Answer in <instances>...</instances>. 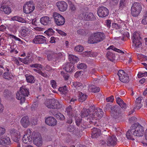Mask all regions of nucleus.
Wrapping results in <instances>:
<instances>
[{
  "label": "nucleus",
  "instance_id": "13",
  "mask_svg": "<svg viewBox=\"0 0 147 147\" xmlns=\"http://www.w3.org/2000/svg\"><path fill=\"white\" fill-rule=\"evenodd\" d=\"M31 131L30 129H28L22 138L23 142L26 144H29L32 141L31 136Z\"/></svg>",
  "mask_w": 147,
  "mask_h": 147
},
{
  "label": "nucleus",
  "instance_id": "14",
  "mask_svg": "<svg viewBox=\"0 0 147 147\" xmlns=\"http://www.w3.org/2000/svg\"><path fill=\"white\" fill-rule=\"evenodd\" d=\"M105 138H107L106 140L107 145L109 146H113L115 145L116 142V138L114 135L112 136H105Z\"/></svg>",
  "mask_w": 147,
  "mask_h": 147
},
{
  "label": "nucleus",
  "instance_id": "40",
  "mask_svg": "<svg viewBox=\"0 0 147 147\" xmlns=\"http://www.w3.org/2000/svg\"><path fill=\"white\" fill-rule=\"evenodd\" d=\"M72 86L77 89H79L82 87V84L81 83L78 82H72Z\"/></svg>",
  "mask_w": 147,
  "mask_h": 147
},
{
  "label": "nucleus",
  "instance_id": "52",
  "mask_svg": "<svg viewBox=\"0 0 147 147\" xmlns=\"http://www.w3.org/2000/svg\"><path fill=\"white\" fill-rule=\"evenodd\" d=\"M109 49H112L113 50L117 52L118 53H123L122 52V51H121V50H120L119 49H117V48H115V47H114L113 46H110L109 47Z\"/></svg>",
  "mask_w": 147,
  "mask_h": 147
},
{
  "label": "nucleus",
  "instance_id": "17",
  "mask_svg": "<svg viewBox=\"0 0 147 147\" xmlns=\"http://www.w3.org/2000/svg\"><path fill=\"white\" fill-rule=\"evenodd\" d=\"M111 115L114 118L117 119L121 116V112L118 107L114 106L111 108Z\"/></svg>",
  "mask_w": 147,
  "mask_h": 147
},
{
  "label": "nucleus",
  "instance_id": "54",
  "mask_svg": "<svg viewBox=\"0 0 147 147\" xmlns=\"http://www.w3.org/2000/svg\"><path fill=\"white\" fill-rule=\"evenodd\" d=\"M61 74L62 76H63L65 80H67L68 79L69 76L67 74L65 73L63 71H61Z\"/></svg>",
  "mask_w": 147,
  "mask_h": 147
},
{
  "label": "nucleus",
  "instance_id": "55",
  "mask_svg": "<svg viewBox=\"0 0 147 147\" xmlns=\"http://www.w3.org/2000/svg\"><path fill=\"white\" fill-rule=\"evenodd\" d=\"M76 123L77 125L79 126L81 122L82 121V119L81 118H79L76 117H75Z\"/></svg>",
  "mask_w": 147,
  "mask_h": 147
},
{
  "label": "nucleus",
  "instance_id": "59",
  "mask_svg": "<svg viewBox=\"0 0 147 147\" xmlns=\"http://www.w3.org/2000/svg\"><path fill=\"white\" fill-rule=\"evenodd\" d=\"M63 56V53H59L58 54L55 53V58L57 59L62 58Z\"/></svg>",
  "mask_w": 147,
  "mask_h": 147
},
{
  "label": "nucleus",
  "instance_id": "16",
  "mask_svg": "<svg viewBox=\"0 0 147 147\" xmlns=\"http://www.w3.org/2000/svg\"><path fill=\"white\" fill-rule=\"evenodd\" d=\"M59 10L63 12L66 11L68 5L67 3L63 1H59L56 3Z\"/></svg>",
  "mask_w": 147,
  "mask_h": 147
},
{
  "label": "nucleus",
  "instance_id": "41",
  "mask_svg": "<svg viewBox=\"0 0 147 147\" xmlns=\"http://www.w3.org/2000/svg\"><path fill=\"white\" fill-rule=\"evenodd\" d=\"M8 37L12 39V40L14 39L16 40H18L19 42H20L21 43V44H23V41L20 38L16 37V36H14V35L11 34H9L8 35Z\"/></svg>",
  "mask_w": 147,
  "mask_h": 147
},
{
  "label": "nucleus",
  "instance_id": "24",
  "mask_svg": "<svg viewBox=\"0 0 147 147\" xmlns=\"http://www.w3.org/2000/svg\"><path fill=\"white\" fill-rule=\"evenodd\" d=\"M21 30L20 34L22 37H23L28 36V34L30 33L31 30L30 29L25 26L22 27Z\"/></svg>",
  "mask_w": 147,
  "mask_h": 147
},
{
  "label": "nucleus",
  "instance_id": "5",
  "mask_svg": "<svg viewBox=\"0 0 147 147\" xmlns=\"http://www.w3.org/2000/svg\"><path fill=\"white\" fill-rule=\"evenodd\" d=\"M45 104L48 108L51 109H58L61 108L62 107V105L58 100L54 98L47 100L45 102Z\"/></svg>",
  "mask_w": 147,
  "mask_h": 147
},
{
  "label": "nucleus",
  "instance_id": "58",
  "mask_svg": "<svg viewBox=\"0 0 147 147\" xmlns=\"http://www.w3.org/2000/svg\"><path fill=\"white\" fill-rule=\"evenodd\" d=\"M107 56L108 59H109V60L111 61L112 59L111 58H113V53L111 52H108L107 54Z\"/></svg>",
  "mask_w": 147,
  "mask_h": 147
},
{
  "label": "nucleus",
  "instance_id": "28",
  "mask_svg": "<svg viewBox=\"0 0 147 147\" xmlns=\"http://www.w3.org/2000/svg\"><path fill=\"white\" fill-rule=\"evenodd\" d=\"M34 143L38 146H40L42 145V140L40 137L33 138Z\"/></svg>",
  "mask_w": 147,
  "mask_h": 147
},
{
  "label": "nucleus",
  "instance_id": "49",
  "mask_svg": "<svg viewBox=\"0 0 147 147\" xmlns=\"http://www.w3.org/2000/svg\"><path fill=\"white\" fill-rule=\"evenodd\" d=\"M87 67L86 65L84 63H81L78 64L77 67L79 69H85Z\"/></svg>",
  "mask_w": 147,
  "mask_h": 147
},
{
  "label": "nucleus",
  "instance_id": "60",
  "mask_svg": "<svg viewBox=\"0 0 147 147\" xmlns=\"http://www.w3.org/2000/svg\"><path fill=\"white\" fill-rule=\"evenodd\" d=\"M51 86L53 88H55L57 87L56 83L55 81L53 80H52L51 81Z\"/></svg>",
  "mask_w": 147,
  "mask_h": 147
},
{
  "label": "nucleus",
  "instance_id": "11",
  "mask_svg": "<svg viewBox=\"0 0 147 147\" xmlns=\"http://www.w3.org/2000/svg\"><path fill=\"white\" fill-rule=\"evenodd\" d=\"M119 80L124 83H128L129 81V77L127 74L122 70H119L117 74Z\"/></svg>",
  "mask_w": 147,
  "mask_h": 147
},
{
  "label": "nucleus",
  "instance_id": "3",
  "mask_svg": "<svg viewBox=\"0 0 147 147\" xmlns=\"http://www.w3.org/2000/svg\"><path fill=\"white\" fill-rule=\"evenodd\" d=\"M105 38L102 32H96L91 34L88 39V42L90 44L97 43L103 40Z\"/></svg>",
  "mask_w": 147,
  "mask_h": 147
},
{
  "label": "nucleus",
  "instance_id": "44",
  "mask_svg": "<svg viewBox=\"0 0 147 147\" xmlns=\"http://www.w3.org/2000/svg\"><path fill=\"white\" fill-rule=\"evenodd\" d=\"M58 90L61 92V94H65L67 92L66 86H65L63 87H59L58 89Z\"/></svg>",
  "mask_w": 147,
  "mask_h": 147
},
{
  "label": "nucleus",
  "instance_id": "56",
  "mask_svg": "<svg viewBox=\"0 0 147 147\" xmlns=\"http://www.w3.org/2000/svg\"><path fill=\"white\" fill-rule=\"evenodd\" d=\"M5 129L4 127H0V136L3 135L5 132Z\"/></svg>",
  "mask_w": 147,
  "mask_h": 147
},
{
  "label": "nucleus",
  "instance_id": "48",
  "mask_svg": "<svg viewBox=\"0 0 147 147\" xmlns=\"http://www.w3.org/2000/svg\"><path fill=\"white\" fill-rule=\"evenodd\" d=\"M92 51H87L82 53V55L84 57H92Z\"/></svg>",
  "mask_w": 147,
  "mask_h": 147
},
{
  "label": "nucleus",
  "instance_id": "27",
  "mask_svg": "<svg viewBox=\"0 0 147 147\" xmlns=\"http://www.w3.org/2000/svg\"><path fill=\"white\" fill-rule=\"evenodd\" d=\"M7 71L4 72L3 75V77L5 79L10 80L13 79L14 77L12 74L9 72V70L7 69Z\"/></svg>",
  "mask_w": 147,
  "mask_h": 147
},
{
  "label": "nucleus",
  "instance_id": "57",
  "mask_svg": "<svg viewBox=\"0 0 147 147\" xmlns=\"http://www.w3.org/2000/svg\"><path fill=\"white\" fill-rule=\"evenodd\" d=\"M5 44V39L0 36V46L3 47V45Z\"/></svg>",
  "mask_w": 147,
  "mask_h": 147
},
{
  "label": "nucleus",
  "instance_id": "23",
  "mask_svg": "<svg viewBox=\"0 0 147 147\" xmlns=\"http://www.w3.org/2000/svg\"><path fill=\"white\" fill-rule=\"evenodd\" d=\"M20 123L24 127H27L30 124V122L28 116H24L20 120Z\"/></svg>",
  "mask_w": 147,
  "mask_h": 147
},
{
  "label": "nucleus",
  "instance_id": "42",
  "mask_svg": "<svg viewBox=\"0 0 147 147\" xmlns=\"http://www.w3.org/2000/svg\"><path fill=\"white\" fill-rule=\"evenodd\" d=\"M126 0H121L119 4V8L122 9L126 7Z\"/></svg>",
  "mask_w": 147,
  "mask_h": 147
},
{
  "label": "nucleus",
  "instance_id": "8",
  "mask_svg": "<svg viewBox=\"0 0 147 147\" xmlns=\"http://www.w3.org/2000/svg\"><path fill=\"white\" fill-rule=\"evenodd\" d=\"M132 42L136 47L139 48L141 46L142 43L140 41V37L139 33L135 32L132 37Z\"/></svg>",
  "mask_w": 147,
  "mask_h": 147
},
{
  "label": "nucleus",
  "instance_id": "53",
  "mask_svg": "<svg viewBox=\"0 0 147 147\" xmlns=\"http://www.w3.org/2000/svg\"><path fill=\"white\" fill-rule=\"evenodd\" d=\"M26 57L24 59H22L21 58H19V59L24 64H27L29 63V61L28 60V57Z\"/></svg>",
  "mask_w": 147,
  "mask_h": 147
},
{
  "label": "nucleus",
  "instance_id": "1",
  "mask_svg": "<svg viewBox=\"0 0 147 147\" xmlns=\"http://www.w3.org/2000/svg\"><path fill=\"white\" fill-rule=\"evenodd\" d=\"M103 113L102 109L94 107L91 111L88 109L84 108L81 112V116L82 118H84L89 115L88 119L90 123L95 125L97 122L96 120L102 116Z\"/></svg>",
  "mask_w": 147,
  "mask_h": 147
},
{
  "label": "nucleus",
  "instance_id": "64",
  "mask_svg": "<svg viewBox=\"0 0 147 147\" xmlns=\"http://www.w3.org/2000/svg\"><path fill=\"white\" fill-rule=\"evenodd\" d=\"M6 28V27L5 26L2 25L0 26V31H3Z\"/></svg>",
  "mask_w": 147,
  "mask_h": 147
},
{
  "label": "nucleus",
  "instance_id": "35",
  "mask_svg": "<svg viewBox=\"0 0 147 147\" xmlns=\"http://www.w3.org/2000/svg\"><path fill=\"white\" fill-rule=\"evenodd\" d=\"M26 80L28 82L33 83H34L35 80L33 76L32 75L29 74H26L25 75Z\"/></svg>",
  "mask_w": 147,
  "mask_h": 147
},
{
  "label": "nucleus",
  "instance_id": "31",
  "mask_svg": "<svg viewBox=\"0 0 147 147\" xmlns=\"http://www.w3.org/2000/svg\"><path fill=\"white\" fill-rule=\"evenodd\" d=\"M0 10L3 11L5 13L9 14L11 12L10 8L6 5H3L0 7Z\"/></svg>",
  "mask_w": 147,
  "mask_h": 147
},
{
  "label": "nucleus",
  "instance_id": "18",
  "mask_svg": "<svg viewBox=\"0 0 147 147\" xmlns=\"http://www.w3.org/2000/svg\"><path fill=\"white\" fill-rule=\"evenodd\" d=\"M10 134L13 140L15 142H18L20 138V134L18 131L13 129L10 131Z\"/></svg>",
  "mask_w": 147,
  "mask_h": 147
},
{
  "label": "nucleus",
  "instance_id": "12",
  "mask_svg": "<svg viewBox=\"0 0 147 147\" xmlns=\"http://www.w3.org/2000/svg\"><path fill=\"white\" fill-rule=\"evenodd\" d=\"M29 18H30V16H27V18L28 20H26L19 16H15L12 18V19L13 20L17 21L22 23H27L30 24L32 23V24H34V22L33 21L34 20L35 21V20L32 19H30Z\"/></svg>",
  "mask_w": 147,
  "mask_h": 147
},
{
  "label": "nucleus",
  "instance_id": "29",
  "mask_svg": "<svg viewBox=\"0 0 147 147\" xmlns=\"http://www.w3.org/2000/svg\"><path fill=\"white\" fill-rule=\"evenodd\" d=\"M69 11L73 13L76 12L77 8L74 3L70 1L69 2Z\"/></svg>",
  "mask_w": 147,
  "mask_h": 147
},
{
  "label": "nucleus",
  "instance_id": "62",
  "mask_svg": "<svg viewBox=\"0 0 147 147\" xmlns=\"http://www.w3.org/2000/svg\"><path fill=\"white\" fill-rule=\"evenodd\" d=\"M113 96H111L110 97L107 98L106 100L107 102H112L113 100Z\"/></svg>",
  "mask_w": 147,
  "mask_h": 147
},
{
  "label": "nucleus",
  "instance_id": "10",
  "mask_svg": "<svg viewBox=\"0 0 147 147\" xmlns=\"http://www.w3.org/2000/svg\"><path fill=\"white\" fill-rule=\"evenodd\" d=\"M35 7L32 4V2L30 1L27 2L23 7V10L26 13H29L32 12L34 9Z\"/></svg>",
  "mask_w": 147,
  "mask_h": 147
},
{
  "label": "nucleus",
  "instance_id": "19",
  "mask_svg": "<svg viewBox=\"0 0 147 147\" xmlns=\"http://www.w3.org/2000/svg\"><path fill=\"white\" fill-rule=\"evenodd\" d=\"M11 144L10 139L9 137L3 136L0 137V145L4 146L6 144L10 145Z\"/></svg>",
  "mask_w": 147,
  "mask_h": 147
},
{
  "label": "nucleus",
  "instance_id": "6",
  "mask_svg": "<svg viewBox=\"0 0 147 147\" xmlns=\"http://www.w3.org/2000/svg\"><path fill=\"white\" fill-rule=\"evenodd\" d=\"M142 9V7L138 3H135L133 4L131 8V13L134 17L138 16L140 13Z\"/></svg>",
  "mask_w": 147,
  "mask_h": 147
},
{
  "label": "nucleus",
  "instance_id": "2",
  "mask_svg": "<svg viewBox=\"0 0 147 147\" xmlns=\"http://www.w3.org/2000/svg\"><path fill=\"white\" fill-rule=\"evenodd\" d=\"M144 131V128L140 124L135 123L131 126L130 129L127 132L126 136L128 139L134 140V136H142Z\"/></svg>",
  "mask_w": 147,
  "mask_h": 147
},
{
  "label": "nucleus",
  "instance_id": "21",
  "mask_svg": "<svg viewBox=\"0 0 147 147\" xmlns=\"http://www.w3.org/2000/svg\"><path fill=\"white\" fill-rule=\"evenodd\" d=\"M82 17L86 20H94L96 19V18L93 14L92 13H88L84 12L82 14Z\"/></svg>",
  "mask_w": 147,
  "mask_h": 147
},
{
  "label": "nucleus",
  "instance_id": "4",
  "mask_svg": "<svg viewBox=\"0 0 147 147\" xmlns=\"http://www.w3.org/2000/svg\"><path fill=\"white\" fill-rule=\"evenodd\" d=\"M29 94V90L24 88H21L19 91L16 94V98L20 100V103L22 104L25 101V97L28 96Z\"/></svg>",
  "mask_w": 147,
  "mask_h": 147
},
{
  "label": "nucleus",
  "instance_id": "37",
  "mask_svg": "<svg viewBox=\"0 0 147 147\" xmlns=\"http://www.w3.org/2000/svg\"><path fill=\"white\" fill-rule=\"evenodd\" d=\"M79 100L80 102H82L85 101L87 98V96L86 94L80 92L79 94Z\"/></svg>",
  "mask_w": 147,
  "mask_h": 147
},
{
  "label": "nucleus",
  "instance_id": "61",
  "mask_svg": "<svg viewBox=\"0 0 147 147\" xmlns=\"http://www.w3.org/2000/svg\"><path fill=\"white\" fill-rule=\"evenodd\" d=\"M75 129V127L74 126L70 125L67 128V130L70 132H71Z\"/></svg>",
  "mask_w": 147,
  "mask_h": 147
},
{
  "label": "nucleus",
  "instance_id": "51",
  "mask_svg": "<svg viewBox=\"0 0 147 147\" xmlns=\"http://www.w3.org/2000/svg\"><path fill=\"white\" fill-rule=\"evenodd\" d=\"M147 76V72H139L138 74V78H141L143 77H146Z\"/></svg>",
  "mask_w": 147,
  "mask_h": 147
},
{
  "label": "nucleus",
  "instance_id": "36",
  "mask_svg": "<svg viewBox=\"0 0 147 147\" xmlns=\"http://www.w3.org/2000/svg\"><path fill=\"white\" fill-rule=\"evenodd\" d=\"M69 59L72 63L77 62L79 59L78 57L76 56L72 55H69Z\"/></svg>",
  "mask_w": 147,
  "mask_h": 147
},
{
  "label": "nucleus",
  "instance_id": "7",
  "mask_svg": "<svg viewBox=\"0 0 147 147\" xmlns=\"http://www.w3.org/2000/svg\"><path fill=\"white\" fill-rule=\"evenodd\" d=\"M53 16L54 22L57 26H62L65 23V21L64 18L59 13L54 12L53 13Z\"/></svg>",
  "mask_w": 147,
  "mask_h": 147
},
{
  "label": "nucleus",
  "instance_id": "34",
  "mask_svg": "<svg viewBox=\"0 0 147 147\" xmlns=\"http://www.w3.org/2000/svg\"><path fill=\"white\" fill-rule=\"evenodd\" d=\"M74 76L76 78L79 77H80L82 78H86L87 76H86V74L82 71L76 72Z\"/></svg>",
  "mask_w": 147,
  "mask_h": 147
},
{
  "label": "nucleus",
  "instance_id": "20",
  "mask_svg": "<svg viewBox=\"0 0 147 147\" xmlns=\"http://www.w3.org/2000/svg\"><path fill=\"white\" fill-rule=\"evenodd\" d=\"M45 122L47 124L51 126H55L57 123L56 119L52 117H49L46 118Z\"/></svg>",
  "mask_w": 147,
  "mask_h": 147
},
{
  "label": "nucleus",
  "instance_id": "45",
  "mask_svg": "<svg viewBox=\"0 0 147 147\" xmlns=\"http://www.w3.org/2000/svg\"><path fill=\"white\" fill-rule=\"evenodd\" d=\"M74 50L76 51L81 52L84 50V48L81 45H78L75 47Z\"/></svg>",
  "mask_w": 147,
  "mask_h": 147
},
{
  "label": "nucleus",
  "instance_id": "63",
  "mask_svg": "<svg viewBox=\"0 0 147 147\" xmlns=\"http://www.w3.org/2000/svg\"><path fill=\"white\" fill-rule=\"evenodd\" d=\"M136 118L134 117H132L129 119V120L130 123H133L136 121Z\"/></svg>",
  "mask_w": 147,
  "mask_h": 147
},
{
  "label": "nucleus",
  "instance_id": "22",
  "mask_svg": "<svg viewBox=\"0 0 147 147\" xmlns=\"http://www.w3.org/2000/svg\"><path fill=\"white\" fill-rule=\"evenodd\" d=\"M63 68L65 71L69 72L72 71L74 70V66L71 63H65L62 67Z\"/></svg>",
  "mask_w": 147,
  "mask_h": 147
},
{
  "label": "nucleus",
  "instance_id": "47",
  "mask_svg": "<svg viewBox=\"0 0 147 147\" xmlns=\"http://www.w3.org/2000/svg\"><path fill=\"white\" fill-rule=\"evenodd\" d=\"M57 118L60 120H63L65 119V117L63 115L59 113L55 115Z\"/></svg>",
  "mask_w": 147,
  "mask_h": 147
},
{
  "label": "nucleus",
  "instance_id": "50",
  "mask_svg": "<svg viewBox=\"0 0 147 147\" xmlns=\"http://www.w3.org/2000/svg\"><path fill=\"white\" fill-rule=\"evenodd\" d=\"M30 67L36 68L37 69H42V66L38 64H32L30 65Z\"/></svg>",
  "mask_w": 147,
  "mask_h": 147
},
{
  "label": "nucleus",
  "instance_id": "46",
  "mask_svg": "<svg viewBox=\"0 0 147 147\" xmlns=\"http://www.w3.org/2000/svg\"><path fill=\"white\" fill-rule=\"evenodd\" d=\"M141 23L144 25L147 24V13L143 15L142 18V21Z\"/></svg>",
  "mask_w": 147,
  "mask_h": 147
},
{
  "label": "nucleus",
  "instance_id": "32",
  "mask_svg": "<svg viewBox=\"0 0 147 147\" xmlns=\"http://www.w3.org/2000/svg\"><path fill=\"white\" fill-rule=\"evenodd\" d=\"M116 102L121 108H123L124 109H125L127 107L126 104L124 103L123 101L120 98L117 97L116 98Z\"/></svg>",
  "mask_w": 147,
  "mask_h": 147
},
{
  "label": "nucleus",
  "instance_id": "39",
  "mask_svg": "<svg viewBox=\"0 0 147 147\" xmlns=\"http://www.w3.org/2000/svg\"><path fill=\"white\" fill-rule=\"evenodd\" d=\"M47 58L49 61L55 59V53L53 52H50L47 55Z\"/></svg>",
  "mask_w": 147,
  "mask_h": 147
},
{
  "label": "nucleus",
  "instance_id": "25",
  "mask_svg": "<svg viewBox=\"0 0 147 147\" xmlns=\"http://www.w3.org/2000/svg\"><path fill=\"white\" fill-rule=\"evenodd\" d=\"M142 99L143 98L142 97H139L136 99L134 109L139 110L142 107V105L141 103V102Z\"/></svg>",
  "mask_w": 147,
  "mask_h": 147
},
{
  "label": "nucleus",
  "instance_id": "38",
  "mask_svg": "<svg viewBox=\"0 0 147 147\" xmlns=\"http://www.w3.org/2000/svg\"><path fill=\"white\" fill-rule=\"evenodd\" d=\"M65 113L67 115L70 116H72L73 114V111L71 106H69L67 107L65 110Z\"/></svg>",
  "mask_w": 147,
  "mask_h": 147
},
{
  "label": "nucleus",
  "instance_id": "15",
  "mask_svg": "<svg viewBox=\"0 0 147 147\" xmlns=\"http://www.w3.org/2000/svg\"><path fill=\"white\" fill-rule=\"evenodd\" d=\"M46 38L42 35H37L36 36L33 40V42L36 44H41L46 42Z\"/></svg>",
  "mask_w": 147,
  "mask_h": 147
},
{
  "label": "nucleus",
  "instance_id": "30",
  "mask_svg": "<svg viewBox=\"0 0 147 147\" xmlns=\"http://www.w3.org/2000/svg\"><path fill=\"white\" fill-rule=\"evenodd\" d=\"M50 21V18L48 16L42 17L40 19L41 23L44 25H47L49 23Z\"/></svg>",
  "mask_w": 147,
  "mask_h": 147
},
{
  "label": "nucleus",
  "instance_id": "43",
  "mask_svg": "<svg viewBox=\"0 0 147 147\" xmlns=\"http://www.w3.org/2000/svg\"><path fill=\"white\" fill-rule=\"evenodd\" d=\"M55 31L51 28H49L48 30H46L44 32V33L46 34L47 35L49 36H51L53 35Z\"/></svg>",
  "mask_w": 147,
  "mask_h": 147
},
{
  "label": "nucleus",
  "instance_id": "9",
  "mask_svg": "<svg viewBox=\"0 0 147 147\" xmlns=\"http://www.w3.org/2000/svg\"><path fill=\"white\" fill-rule=\"evenodd\" d=\"M97 13L98 16L101 18L107 16L109 13L108 9L104 6L99 7L98 8Z\"/></svg>",
  "mask_w": 147,
  "mask_h": 147
},
{
  "label": "nucleus",
  "instance_id": "26",
  "mask_svg": "<svg viewBox=\"0 0 147 147\" xmlns=\"http://www.w3.org/2000/svg\"><path fill=\"white\" fill-rule=\"evenodd\" d=\"M100 130L99 128H94L92 129V137L93 138H97L100 134Z\"/></svg>",
  "mask_w": 147,
  "mask_h": 147
},
{
  "label": "nucleus",
  "instance_id": "33",
  "mask_svg": "<svg viewBox=\"0 0 147 147\" xmlns=\"http://www.w3.org/2000/svg\"><path fill=\"white\" fill-rule=\"evenodd\" d=\"M88 89L89 91L94 92H98L100 90V88L99 87H95L91 85H89Z\"/></svg>",
  "mask_w": 147,
  "mask_h": 147
}]
</instances>
